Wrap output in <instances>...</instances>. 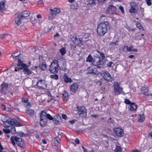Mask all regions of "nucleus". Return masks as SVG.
Wrapping results in <instances>:
<instances>
[{
  "instance_id": "c9c22d12",
  "label": "nucleus",
  "mask_w": 152,
  "mask_h": 152,
  "mask_svg": "<svg viewBox=\"0 0 152 152\" xmlns=\"http://www.w3.org/2000/svg\"><path fill=\"white\" fill-rule=\"evenodd\" d=\"M115 152H122L121 148L119 146H116L115 149Z\"/></svg>"
},
{
  "instance_id": "338daca9",
  "label": "nucleus",
  "mask_w": 152,
  "mask_h": 152,
  "mask_svg": "<svg viewBox=\"0 0 152 152\" xmlns=\"http://www.w3.org/2000/svg\"><path fill=\"white\" fill-rule=\"evenodd\" d=\"M70 8L71 9H75V7L73 5H71L70 6Z\"/></svg>"
},
{
  "instance_id": "4d7b16f0",
  "label": "nucleus",
  "mask_w": 152,
  "mask_h": 152,
  "mask_svg": "<svg viewBox=\"0 0 152 152\" xmlns=\"http://www.w3.org/2000/svg\"><path fill=\"white\" fill-rule=\"evenodd\" d=\"M27 104L26 106V107H30L31 106V104L30 103H27Z\"/></svg>"
},
{
  "instance_id": "de8ad7c7",
  "label": "nucleus",
  "mask_w": 152,
  "mask_h": 152,
  "mask_svg": "<svg viewBox=\"0 0 152 152\" xmlns=\"http://www.w3.org/2000/svg\"><path fill=\"white\" fill-rule=\"evenodd\" d=\"M136 26L137 27L140 29H142L143 28L141 24H140V23H137L136 24Z\"/></svg>"
},
{
  "instance_id": "c756f323",
  "label": "nucleus",
  "mask_w": 152,
  "mask_h": 152,
  "mask_svg": "<svg viewBox=\"0 0 152 152\" xmlns=\"http://www.w3.org/2000/svg\"><path fill=\"white\" fill-rule=\"evenodd\" d=\"M145 118V116L144 114H142L139 115V118L138 121L140 122H142L143 121Z\"/></svg>"
},
{
  "instance_id": "6e6d98bb",
  "label": "nucleus",
  "mask_w": 152,
  "mask_h": 152,
  "mask_svg": "<svg viewBox=\"0 0 152 152\" xmlns=\"http://www.w3.org/2000/svg\"><path fill=\"white\" fill-rule=\"evenodd\" d=\"M75 141L76 143L77 144H79L80 143L79 140L77 138L75 139Z\"/></svg>"
},
{
  "instance_id": "cd10ccee",
  "label": "nucleus",
  "mask_w": 152,
  "mask_h": 152,
  "mask_svg": "<svg viewBox=\"0 0 152 152\" xmlns=\"http://www.w3.org/2000/svg\"><path fill=\"white\" fill-rule=\"evenodd\" d=\"M30 14L29 12L27 11H24L22 13V15H20L22 18H26Z\"/></svg>"
},
{
  "instance_id": "774afa93",
  "label": "nucleus",
  "mask_w": 152,
  "mask_h": 152,
  "mask_svg": "<svg viewBox=\"0 0 152 152\" xmlns=\"http://www.w3.org/2000/svg\"><path fill=\"white\" fill-rule=\"evenodd\" d=\"M134 57V56L133 55H131L129 56V57L131 58H133Z\"/></svg>"
},
{
  "instance_id": "4468645a",
  "label": "nucleus",
  "mask_w": 152,
  "mask_h": 152,
  "mask_svg": "<svg viewBox=\"0 0 152 152\" xmlns=\"http://www.w3.org/2000/svg\"><path fill=\"white\" fill-rule=\"evenodd\" d=\"M71 38L75 45L79 46H80L83 45L82 40L81 39L77 38L74 37H72Z\"/></svg>"
},
{
  "instance_id": "dca6fc26",
  "label": "nucleus",
  "mask_w": 152,
  "mask_h": 152,
  "mask_svg": "<svg viewBox=\"0 0 152 152\" xmlns=\"http://www.w3.org/2000/svg\"><path fill=\"white\" fill-rule=\"evenodd\" d=\"M42 115V117L45 119H48L50 120H52L53 118L49 114H47L44 111H42L40 114Z\"/></svg>"
},
{
  "instance_id": "49530a36",
  "label": "nucleus",
  "mask_w": 152,
  "mask_h": 152,
  "mask_svg": "<svg viewBox=\"0 0 152 152\" xmlns=\"http://www.w3.org/2000/svg\"><path fill=\"white\" fill-rule=\"evenodd\" d=\"M119 9L121 10V12L122 13H124V7L122 6H120L119 7Z\"/></svg>"
},
{
  "instance_id": "393cba45",
  "label": "nucleus",
  "mask_w": 152,
  "mask_h": 152,
  "mask_svg": "<svg viewBox=\"0 0 152 152\" xmlns=\"http://www.w3.org/2000/svg\"><path fill=\"white\" fill-rule=\"evenodd\" d=\"M5 2L4 1H2L0 2V11L3 12L5 10Z\"/></svg>"
},
{
  "instance_id": "aec40b11",
  "label": "nucleus",
  "mask_w": 152,
  "mask_h": 152,
  "mask_svg": "<svg viewBox=\"0 0 152 152\" xmlns=\"http://www.w3.org/2000/svg\"><path fill=\"white\" fill-rule=\"evenodd\" d=\"M2 88L1 91L4 94L8 93L7 89L8 88V85L6 83L2 84L1 85Z\"/></svg>"
},
{
  "instance_id": "473e14b6",
  "label": "nucleus",
  "mask_w": 152,
  "mask_h": 152,
  "mask_svg": "<svg viewBox=\"0 0 152 152\" xmlns=\"http://www.w3.org/2000/svg\"><path fill=\"white\" fill-rule=\"evenodd\" d=\"M59 51L62 56L64 55L66 52L65 48L64 47H63L60 49Z\"/></svg>"
},
{
  "instance_id": "13d9d810",
  "label": "nucleus",
  "mask_w": 152,
  "mask_h": 152,
  "mask_svg": "<svg viewBox=\"0 0 152 152\" xmlns=\"http://www.w3.org/2000/svg\"><path fill=\"white\" fill-rule=\"evenodd\" d=\"M82 148H83L84 152H88L87 149L85 147H84L83 146H82Z\"/></svg>"
},
{
  "instance_id": "ea45409f",
  "label": "nucleus",
  "mask_w": 152,
  "mask_h": 152,
  "mask_svg": "<svg viewBox=\"0 0 152 152\" xmlns=\"http://www.w3.org/2000/svg\"><path fill=\"white\" fill-rule=\"evenodd\" d=\"M53 119L58 120V121H60L61 119V117L59 115H57L55 116Z\"/></svg>"
},
{
  "instance_id": "6ab92c4d",
  "label": "nucleus",
  "mask_w": 152,
  "mask_h": 152,
  "mask_svg": "<svg viewBox=\"0 0 152 152\" xmlns=\"http://www.w3.org/2000/svg\"><path fill=\"white\" fill-rule=\"evenodd\" d=\"M104 78L108 81H111L112 80V78L110 74L108 72H106L104 74L103 76Z\"/></svg>"
},
{
  "instance_id": "680f3d73",
  "label": "nucleus",
  "mask_w": 152,
  "mask_h": 152,
  "mask_svg": "<svg viewBox=\"0 0 152 152\" xmlns=\"http://www.w3.org/2000/svg\"><path fill=\"white\" fill-rule=\"evenodd\" d=\"M91 116L93 117H94V118H96L98 117V116L97 115H91Z\"/></svg>"
},
{
  "instance_id": "f704fd0d",
  "label": "nucleus",
  "mask_w": 152,
  "mask_h": 152,
  "mask_svg": "<svg viewBox=\"0 0 152 152\" xmlns=\"http://www.w3.org/2000/svg\"><path fill=\"white\" fill-rule=\"evenodd\" d=\"M3 132L6 134H8L10 132V129L9 126H8L7 127H6L5 128L3 129Z\"/></svg>"
},
{
  "instance_id": "9b49d317",
  "label": "nucleus",
  "mask_w": 152,
  "mask_h": 152,
  "mask_svg": "<svg viewBox=\"0 0 152 152\" xmlns=\"http://www.w3.org/2000/svg\"><path fill=\"white\" fill-rule=\"evenodd\" d=\"M117 8L112 5H110L107 7L106 10L107 13L112 15L116 14L117 12Z\"/></svg>"
},
{
  "instance_id": "09e8293b",
  "label": "nucleus",
  "mask_w": 152,
  "mask_h": 152,
  "mask_svg": "<svg viewBox=\"0 0 152 152\" xmlns=\"http://www.w3.org/2000/svg\"><path fill=\"white\" fill-rule=\"evenodd\" d=\"M47 94L48 96L50 97L51 99H53V97L51 95V94L50 92H47Z\"/></svg>"
},
{
  "instance_id": "c85d7f7f",
  "label": "nucleus",
  "mask_w": 152,
  "mask_h": 152,
  "mask_svg": "<svg viewBox=\"0 0 152 152\" xmlns=\"http://www.w3.org/2000/svg\"><path fill=\"white\" fill-rule=\"evenodd\" d=\"M39 67L42 70H44L46 68V64L45 62H43L42 64H39Z\"/></svg>"
},
{
  "instance_id": "e2e57ef3",
  "label": "nucleus",
  "mask_w": 152,
  "mask_h": 152,
  "mask_svg": "<svg viewBox=\"0 0 152 152\" xmlns=\"http://www.w3.org/2000/svg\"><path fill=\"white\" fill-rule=\"evenodd\" d=\"M5 110H6V111H7V112H10V109L8 107H6V109H5Z\"/></svg>"
},
{
  "instance_id": "a878e982",
  "label": "nucleus",
  "mask_w": 152,
  "mask_h": 152,
  "mask_svg": "<svg viewBox=\"0 0 152 152\" xmlns=\"http://www.w3.org/2000/svg\"><path fill=\"white\" fill-rule=\"evenodd\" d=\"M26 112L27 114L31 117H33L34 115V111L31 109H27Z\"/></svg>"
},
{
  "instance_id": "603ef678",
  "label": "nucleus",
  "mask_w": 152,
  "mask_h": 152,
  "mask_svg": "<svg viewBox=\"0 0 152 152\" xmlns=\"http://www.w3.org/2000/svg\"><path fill=\"white\" fill-rule=\"evenodd\" d=\"M113 62L110 61L108 63L107 66L108 67H110L112 66V65L113 64Z\"/></svg>"
},
{
  "instance_id": "412c9836",
  "label": "nucleus",
  "mask_w": 152,
  "mask_h": 152,
  "mask_svg": "<svg viewBox=\"0 0 152 152\" xmlns=\"http://www.w3.org/2000/svg\"><path fill=\"white\" fill-rule=\"evenodd\" d=\"M129 109L131 111H135L137 108V105L134 102H132L128 106Z\"/></svg>"
},
{
  "instance_id": "39448f33",
  "label": "nucleus",
  "mask_w": 152,
  "mask_h": 152,
  "mask_svg": "<svg viewBox=\"0 0 152 152\" xmlns=\"http://www.w3.org/2000/svg\"><path fill=\"white\" fill-rule=\"evenodd\" d=\"M57 63V60H55L53 61L49 67V71L51 72L56 73L58 72V66Z\"/></svg>"
},
{
  "instance_id": "c03bdc74",
  "label": "nucleus",
  "mask_w": 152,
  "mask_h": 152,
  "mask_svg": "<svg viewBox=\"0 0 152 152\" xmlns=\"http://www.w3.org/2000/svg\"><path fill=\"white\" fill-rule=\"evenodd\" d=\"M53 121L54 123L56 125H58L60 124L59 122L60 121H58V120H57L55 119H53Z\"/></svg>"
},
{
  "instance_id": "20e7f679",
  "label": "nucleus",
  "mask_w": 152,
  "mask_h": 152,
  "mask_svg": "<svg viewBox=\"0 0 152 152\" xmlns=\"http://www.w3.org/2000/svg\"><path fill=\"white\" fill-rule=\"evenodd\" d=\"M114 92L116 95H119L120 94H124L123 91V88L120 86V84L118 82H115L113 85Z\"/></svg>"
},
{
  "instance_id": "864d4df0",
  "label": "nucleus",
  "mask_w": 152,
  "mask_h": 152,
  "mask_svg": "<svg viewBox=\"0 0 152 152\" xmlns=\"http://www.w3.org/2000/svg\"><path fill=\"white\" fill-rule=\"evenodd\" d=\"M0 107L1 109L3 110H5V109H6V107L3 104H1L0 106Z\"/></svg>"
},
{
  "instance_id": "4be33fe9",
  "label": "nucleus",
  "mask_w": 152,
  "mask_h": 152,
  "mask_svg": "<svg viewBox=\"0 0 152 152\" xmlns=\"http://www.w3.org/2000/svg\"><path fill=\"white\" fill-rule=\"evenodd\" d=\"M22 18L20 15H18L17 17L15 19V22L18 26L20 25L21 22Z\"/></svg>"
},
{
  "instance_id": "79ce46f5",
  "label": "nucleus",
  "mask_w": 152,
  "mask_h": 152,
  "mask_svg": "<svg viewBox=\"0 0 152 152\" xmlns=\"http://www.w3.org/2000/svg\"><path fill=\"white\" fill-rule=\"evenodd\" d=\"M8 36V35L6 34H2L1 35L0 38L3 39L6 38Z\"/></svg>"
},
{
  "instance_id": "1a4fd4ad",
  "label": "nucleus",
  "mask_w": 152,
  "mask_h": 152,
  "mask_svg": "<svg viewBox=\"0 0 152 152\" xmlns=\"http://www.w3.org/2000/svg\"><path fill=\"white\" fill-rule=\"evenodd\" d=\"M18 66H21L23 67L24 69H23V72L25 74H27L28 75L31 74V73L30 70L27 69L28 66L25 64L22 63L20 61V59H18V63L17 64Z\"/></svg>"
},
{
  "instance_id": "052dcab7",
  "label": "nucleus",
  "mask_w": 152,
  "mask_h": 152,
  "mask_svg": "<svg viewBox=\"0 0 152 152\" xmlns=\"http://www.w3.org/2000/svg\"><path fill=\"white\" fill-rule=\"evenodd\" d=\"M42 143H44V144H46L47 143V142L45 140H44V139L42 140Z\"/></svg>"
},
{
  "instance_id": "6e6552de",
  "label": "nucleus",
  "mask_w": 152,
  "mask_h": 152,
  "mask_svg": "<svg viewBox=\"0 0 152 152\" xmlns=\"http://www.w3.org/2000/svg\"><path fill=\"white\" fill-rule=\"evenodd\" d=\"M51 13L49 15V20H51L56 17V15L60 12V10L58 8H55L53 9H50V10Z\"/></svg>"
},
{
  "instance_id": "37998d69",
  "label": "nucleus",
  "mask_w": 152,
  "mask_h": 152,
  "mask_svg": "<svg viewBox=\"0 0 152 152\" xmlns=\"http://www.w3.org/2000/svg\"><path fill=\"white\" fill-rule=\"evenodd\" d=\"M124 102L125 103L129 104V105L132 103L129 99H125Z\"/></svg>"
},
{
  "instance_id": "7ed1b4c3",
  "label": "nucleus",
  "mask_w": 152,
  "mask_h": 152,
  "mask_svg": "<svg viewBox=\"0 0 152 152\" xmlns=\"http://www.w3.org/2000/svg\"><path fill=\"white\" fill-rule=\"evenodd\" d=\"M109 23L107 21H105L100 23L98 26L97 33L98 35L100 36H103L107 31V26Z\"/></svg>"
},
{
  "instance_id": "2eb2a0df",
  "label": "nucleus",
  "mask_w": 152,
  "mask_h": 152,
  "mask_svg": "<svg viewBox=\"0 0 152 152\" xmlns=\"http://www.w3.org/2000/svg\"><path fill=\"white\" fill-rule=\"evenodd\" d=\"M79 86L77 83L72 84L70 86V88L71 94H73L77 91Z\"/></svg>"
},
{
  "instance_id": "5fc2aeb1",
  "label": "nucleus",
  "mask_w": 152,
  "mask_h": 152,
  "mask_svg": "<svg viewBox=\"0 0 152 152\" xmlns=\"http://www.w3.org/2000/svg\"><path fill=\"white\" fill-rule=\"evenodd\" d=\"M62 117L63 119L65 120H66L67 118V117L65 114H62Z\"/></svg>"
},
{
  "instance_id": "0e129e2a",
  "label": "nucleus",
  "mask_w": 152,
  "mask_h": 152,
  "mask_svg": "<svg viewBox=\"0 0 152 152\" xmlns=\"http://www.w3.org/2000/svg\"><path fill=\"white\" fill-rule=\"evenodd\" d=\"M70 122L71 124H73L75 123V121L74 120L70 121Z\"/></svg>"
},
{
  "instance_id": "5701e85b",
  "label": "nucleus",
  "mask_w": 152,
  "mask_h": 152,
  "mask_svg": "<svg viewBox=\"0 0 152 152\" xmlns=\"http://www.w3.org/2000/svg\"><path fill=\"white\" fill-rule=\"evenodd\" d=\"M88 73L89 74L94 73V74L97 75L99 73L97 69L95 68L89 67L88 69Z\"/></svg>"
},
{
  "instance_id": "2f4dec72",
  "label": "nucleus",
  "mask_w": 152,
  "mask_h": 152,
  "mask_svg": "<svg viewBox=\"0 0 152 152\" xmlns=\"http://www.w3.org/2000/svg\"><path fill=\"white\" fill-rule=\"evenodd\" d=\"M127 50L129 51H133L134 52H137V50L136 49H134L133 47L131 46L129 47H128L127 46Z\"/></svg>"
},
{
  "instance_id": "f03ea898",
  "label": "nucleus",
  "mask_w": 152,
  "mask_h": 152,
  "mask_svg": "<svg viewBox=\"0 0 152 152\" xmlns=\"http://www.w3.org/2000/svg\"><path fill=\"white\" fill-rule=\"evenodd\" d=\"M100 56L99 57H94L92 63L94 66H97V67L99 69L102 67V65L105 62V56L104 53H100Z\"/></svg>"
},
{
  "instance_id": "b1692460",
  "label": "nucleus",
  "mask_w": 152,
  "mask_h": 152,
  "mask_svg": "<svg viewBox=\"0 0 152 152\" xmlns=\"http://www.w3.org/2000/svg\"><path fill=\"white\" fill-rule=\"evenodd\" d=\"M64 81L66 83H71L72 82V80L66 74H64L63 77Z\"/></svg>"
},
{
  "instance_id": "f8f14e48",
  "label": "nucleus",
  "mask_w": 152,
  "mask_h": 152,
  "mask_svg": "<svg viewBox=\"0 0 152 152\" xmlns=\"http://www.w3.org/2000/svg\"><path fill=\"white\" fill-rule=\"evenodd\" d=\"M113 130L115 134L118 137H122L124 136V131L121 127L114 128Z\"/></svg>"
},
{
  "instance_id": "7c9ffc66",
  "label": "nucleus",
  "mask_w": 152,
  "mask_h": 152,
  "mask_svg": "<svg viewBox=\"0 0 152 152\" xmlns=\"http://www.w3.org/2000/svg\"><path fill=\"white\" fill-rule=\"evenodd\" d=\"M62 98L64 100H67L68 98V93L64 91L62 94Z\"/></svg>"
},
{
  "instance_id": "4c0bfd02",
  "label": "nucleus",
  "mask_w": 152,
  "mask_h": 152,
  "mask_svg": "<svg viewBox=\"0 0 152 152\" xmlns=\"http://www.w3.org/2000/svg\"><path fill=\"white\" fill-rule=\"evenodd\" d=\"M117 42H112L109 45L111 48H114L115 46L117 45Z\"/></svg>"
},
{
  "instance_id": "f3484780",
  "label": "nucleus",
  "mask_w": 152,
  "mask_h": 152,
  "mask_svg": "<svg viewBox=\"0 0 152 152\" xmlns=\"http://www.w3.org/2000/svg\"><path fill=\"white\" fill-rule=\"evenodd\" d=\"M141 91L144 96H148L149 95L148 93L149 89L148 87L145 86L141 88Z\"/></svg>"
},
{
  "instance_id": "69168bd1",
  "label": "nucleus",
  "mask_w": 152,
  "mask_h": 152,
  "mask_svg": "<svg viewBox=\"0 0 152 152\" xmlns=\"http://www.w3.org/2000/svg\"><path fill=\"white\" fill-rule=\"evenodd\" d=\"M127 29H128L129 31H134V30H133V29H132V28H130V27H128L127 28Z\"/></svg>"
},
{
  "instance_id": "a211bd4d",
  "label": "nucleus",
  "mask_w": 152,
  "mask_h": 152,
  "mask_svg": "<svg viewBox=\"0 0 152 152\" xmlns=\"http://www.w3.org/2000/svg\"><path fill=\"white\" fill-rule=\"evenodd\" d=\"M42 115L40 114V125L42 127H44L46 125L47 123V119H45L44 118H42Z\"/></svg>"
},
{
  "instance_id": "a18cd8bd",
  "label": "nucleus",
  "mask_w": 152,
  "mask_h": 152,
  "mask_svg": "<svg viewBox=\"0 0 152 152\" xmlns=\"http://www.w3.org/2000/svg\"><path fill=\"white\" fill-rule=\"evenodd\" d=\"M22 101L25 103H28V99L26 98H23L22 99Z\"/></svg>"
},
{
  "instance_id": "9d476101",
  "label": "nucleus",
  "mask_w": 152,
  "mask_h": 152,
  "mask_svg": "<svg viewBox=\"0 0 152 152\" xmlns=\"http://www.w3.org/2000/svg\"><path fill=\"white\" fill-rule=\"evenodd\" d=\"M36 85L39 89H45L47 86L45 81L42 79L38 80Z\"/></svg>"
},
{
  "instance_id": "e433bc0d",
  "label": "nucleus",
  "mask_w": 152,
  "mask_h": 152,
  "mask_svg": "<svg viewBox=\"0 0 152 152\" xmlns=\"http://www.w3.org/2000/svg\"><path fill=\"white\" fill-rule=\"evenodd\" d=\"M50 77L54 80H57L58 78V76L57 75H51L50 76Z\"/></svg>"
},
{
  "instance_id": "3c124183",
  "label": "nucleus",
  "mask_w": 152,
  "mask_h": 152,
  "mask_svg": "<svg viewBox=\"0 0 152 152\" xmlns=\"http://www.w3.org/2000/svg\"><path fill=\"white\" fill-rule=\"evenodd\" d=\"M55 140L58 143H59V141L60 140V139L58 137H57L54 138Z\"/></svg>"
},
{
  "instance_id": "bf43d9fd",
  "label": "nucleus",
  "mask_w": 152,
  "mask_h": 152,
  "mask_svg": "<svg viewBox=\"0 0 152 152\" xmlns=\"http://www.w3.org/2000/svg\"><path fill=\"white\" fill-rule=\"evenodd\" d=\"M37 18H42V16L40 14H38L37 15Z\"/></svg>"
},
{
  "instance_id": "72a5a7b5",
  "label": "nucleus",
  "mask_w": 152,
  "mask_h": 152,
  "mask_svg": "<svg viewBox=\"0 0 152 152\" xmlns=\"http://www.w3.org/2000/svg\"><path fill=\"white\" fill-rule=\"evenodd\" d=\"M93 59L94 58H92L91 56V55H89L87 58L86 61L92 63Z\"/></svg>"
},
{
  "instance_id": "a19ab883",
  "label": "nucleus",
  "mask_w": 152,
  "mask_h": 152,
  "mask_svg": "<svg viewBox=\"0 0 152 152\" xmlns=\"http://www.w3.org/2000/svg\"><path fill=\"white\" fill-rule=\"evenodd\" d=\"M95 0H87V4H90L94 3Z\"/></svg>"
},
{
  "instance_id": "8fccbe9b",
  "label": "nucleus",
  "mask_w": 152,
  "mask_h": 152,
  "mask_svg": "<svg viewBox=\"0 0 152 152\" xmlns=\"http://www.w3.org/2000/svg\"><path fill=\"white\" fill-rule=\"evenodd\" d=\"M146 2V3L148 6L151 5V0H145Z\"/></svg>"
},
{
  "instance_id": "0eeeda50",
  "label": "nucleus",
  "mask_w": 152,
  "mask_h": 152,
  "mask_svg": "<svg viewBox=\"0 0 152 152\" xmlns=\"http://www.w3.org/2000/svg\"><path fill=\"white\" fill-rule=\"evenodd\" d=\"M11 142L14 145H15V141L16 144L20 147H23V145L24 142L22 139L20 138H18L16 137H12L10 139Z\"/></svg>"
},
{
  "instance_id": "ddd939ff",
  "label": "nucleus",
  "mask_w": 152,
  "mask_h": 152,
  "mask_svg": "<svg viewBox=\"0 0 152 152\" xmlns=\"http://www.w3.org/2000/svg\"><path fill=\"white\" fill-rule=\"evenodd\" d=\"M79 115L81 117H85L87 115L86 109L84 107H80L78 109Z\"/></svg>"
},
{
  "instance_id": "58836bf2",
  "label": "nucleus",
  "mask_w": 152,
  "mask_h": 152,
  "mask_svg": "<svg viewBox=\"0 0 152 152\" xmlns=\"http://www.w3.org/2000/svg\"><path fill=\"white\" fill-rule=\"evenodd\" d=\"M20 55V52L14 53L12 56L14 58H16L18 57Z\"/></svg>"
},
{
  "instance_id": "423d86ee",
  "label": "nucleus",
  "mask_w": 152,
  "mask_h": 152,
  "mask_svg": "<svg viewBox=\"0 0 152 152\" xmlns=\"http://www.w3.org/2000/svg\"><path fill=\"white\" fill-rule=\"evenodd\" d=\"M58 67L60 69L64 71L66 70V63L65 60L63 58L58 59L57 60Z\"/></svg>"
},
{
  "instance_id": "bb28decb",
  "label": "nucleus",
  "mask_w": 152,
  "mask_h": 152,
  "mask_svg": "<svg viewBox=\"0 0 152 152\" xmlns=\"http://www.w3.org/2000/svg\"><path fill=\"white\" fill-rule=\"evenodd\" d=\"M137 4L135 3H133L131 4V9L130 10V12H134L136 10L137 8Z\"/></svg>"
},
{
  "instance_id": "f257e3e1",
  "label": "nucleus",
  "mask_w": 152,
  "mask_h": 152,
  "mask_svg": "<svg viewBox=\"0 0 152 152\" xmlns=\"http://www.w3.org/2000/svg\"><path fill=\"white\" fill-rule=\"evenodd\" d=\"M7 120L3 121V122L11 125V126H9L10 132L12 134H15L16 133L15 129L13 126H20V124L15 119H12L9 120L8 119H9L10 118L8 117H7Z\"/></svg>"
}]
</instances>
